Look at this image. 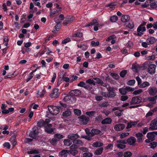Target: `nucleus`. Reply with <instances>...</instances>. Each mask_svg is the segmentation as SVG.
I'll return each mask as SVG.
<instances>
[{
  "instance_id": "23",
  "label": "nucleus",
  "mask_w": 157,
  "mask_h": 157,
  "mask_svg": "<svg viewBox=\"0 0 157 157\" xmlns=\"http://www.w3.org/2000/svg\"><path fill=\"white\" fill-rule=\"evenodd\" d=\"M16 139V136L15 135H13L11 137L10 139V140L12 142L13 146H15L17 144Z\"/></svg>"
},
{
  "instance_id": "10",
  "label": "nucleus",
  "mask_w": 157,
  "mask_h": 157,
  "mask_svg": "<svg viewBox=\"0 0 157 157\" xmlns=\"http://www.w3.org/2000/svg\"><path fill=\"white\" fill-rule=\"evenodd\" d=\"M59 89H54L52 91L51 93L50 94V97L51 98H57L59 95Z\"/></svg>"
},
{
  "instance_id": "48",
  "label": "nucleus",
  "mask_w": 157,
  "mask_h": 157,
  "mask_svg": "<svg viewBox=\"0 0 157 157\" xmlns=\"http://www.w3.org/2000/svg\"><path fill=\"white\" fill-rule=\"evenodd\" d=\"M83 157H92L93 154L90 152H85L83 154Z\"/></svg>"
},
{
  "instance_id": "6",
  "label": "nucleus",
  "mask_w": 157,
  "mask_h": 157,
  "mask_svg": "<svg viewBox=\"0 0 157 157\" xmlns=\"http://www.w3.org/2000/svg\"><path fill=\"white\" fill-rule=\"evenodd\" d=\"M78 118L81 123L83 125L86 124L89 121V118L84 115L78 117Z\"/></svg>"
},
{
  "instance_id": "33",
  "label": "nucleus",
  "mask_w": 157,
  "mask_h": 157,
  "mask_svg": "<svg viewBox=\"0 0 157 157\" xmlns=\"http://www.w3.org/2000/svg\"><path fill=\"white\" fill-rule=\"evenodd\" d=\"M150 85V83L147 81L144 82L142 84H141L140 86V88H145L148 86Z\"/></svg>"
},
{
  "instance_id": "59",
  "label": "nucleus",
  "mask_w": 157,
  "mask_h": 157,
  "mask_svg": "<svg viewBox=\"0 0 157 157\" xmlns=\"http://www.w3.org/2000/svg\"><path fill=\"white\" fill-rule=\"evenodd\" d=\"M125 89L126 90L127 92H132L134 90V88L129 86L126 87Z\"/></svg>"
},
{
  "instance_id": "42",
  "label": "nucleus",
  "mask_w": 157,
  "mask_h": 157,
  "mask_svg": "<svg viewBox=\"0 0 157 157\" xmlns=\"http://www.w3.org/2000/svg\"><path fill=\"white\" fill-rule=\"evenodd\" d=\"M96 113V112L94 111H87L86 112V114L89 116V117H92L93 116L94 113Z\"/></svg>"
},
{
  "instance_id": "58",
  "label": "nucleus",
  "mask_w": 157,
  "mask_h": 157,
  "mask_svg": "<svg viewBox=\"0 0 157 157\" xmlns=\"http://www.w3.org/2000/svg\"><path fill=\"white\" fill-rule=\"evenodd\" d=\"M83 88L88 90H91L92 88L91 86L87 84L86 83H85V85H84Z\"/></svg>"
},
{
  "instance_id": "63",
  "label": "nucleus",
  "mask_w": 157,
  "mask_h": 157,
  "mask_svg": "<svg viewBox=\"0 0 157 157\" xmlns=\"http://www.w3.org/2000/svg\"><path fill=\"white\" fill-rule=\"evenodd\" d=\"M85 131L86 132V134H87V135L88 136H89L90 137H91V130L90 132V130L89 129L86 128L85 129Z\"/></svg>"
},
{
  "instance_id": "16",
  "label": "nucleus",
  "mask_w": 157,
  "mask_h": 157,
  "mask_svg": "<svg viewBox=\"0 0 157 157\" xmlns=\"http://www.w3.org/2000/svg\"><path fill=\"white\" fill-rule=\"evenodd\" d=\"M136 138L133 136H131L128 138L127 140V143L130 145H134L136 142Z\"/></svg>"
},
{
  "instance_id": "8",
  "label": "nucleus",
  "mask_w": 157,
  "mask_h": 157,
  "mask_svg": "<svg viewBox=\"0 0 157 157\" xmlns=\"http://www.w3.org/2000/svg\"><path fill=\"white\" fill-rule=\"evenodd\" d=\"M66 18L67 19L64 20L63 22V24L67 25L72 23L75 20V17L72 16L67 15L66 16Z\"/></svg>"
},
{
  "instance_id": "13",
  "label": "nucleus",
  "mask_w": 157,
  "mask_h": 157,
  "mask_svg": "<svg viewBox=\"0 0 157 157\" xmlns=\"http://www.w3.org/2000/svg\"><path fill=\"white\" fill-rule=\"evenodd\" d=\"M68 137L70 140H72V142L74 140H76L77 139L79 138L78 135L77 133L76 134H70L68 136Z\"/></svg>"
},
{
  "instance_id": "38",
  "label": "nucleus",
  "mask_w": 157,
  "mask_h": 157,
  "mask_svg": "<svg viewBox=\"0 0 157 157\" xmlns=\"http://www.w3.org/2000/svg\"><path fill=\"white\" fill-rule=\"evenodd\" d=\"M119 92L122 95H125L127 92L125 88H120L119 89Z\"/></svg>"
},
{
  "instance_id": "40",
  "label": "nucleus",
  "mask_w": 157,
  "mask_h": 157,
  "mask_svg": "<svg viewBox=\"0 0 157 157\" xmlns=\"http://www.w3.org/2000/svg\"><path fill=\"white\" fill-rule=\"evenodd\" d=\"M110 75L115 79L116 80H118L120 77L119 75L117 74L114 73H112L110 74Z\"/></svg>"
},
{
  "instance_id": "45",
  "label": "nucleus",
  "mask_w": 157,
  "mask_h": 157,
  "mask_svg": "<svg viewBox=\"0 0 157 157\" xmlns=\"http://www.w3.org/2000/svg\"><path fill=\"white\" fill-rule=\"evenodd\" d=\"M78 151L77 150L69 151V154H71L73 156H75L78 153Z\"/></svg>"
},
{
  "instance_id": "3",
  "label": "nucleus",
  "mask_w": 157,
  "mask_h": 157,
  "mask_svg": "<svg viewBox=\"0 0 157 157\" xmlns=\"http://www.w3.org/2000/svg\"><path fill=\"white\" fill-rule=\"evenodd\" d=\"M39 128L36 126L34 127L29 134V136L33 139H36L38 137Z\"/></svg>"
},
{
  "instance_id": "39",
  "label": "nucleus",
  "mask_w": 157,
  "mask_h": 157,
  "mask_svg": "<svg viewBox=\"0 0 157 157\" xmlns=\"http://www.w3.org/2000/svg\"><path fill=\"white\" fill-rule=\"evenodd\" d=\"M127 73V70H122L120 73V76L122 78H124Z\"/></svg>"
},
{
  "instance_id": "43",
  "label": "nucleus",
  "mask_w": 157,
  "mask_h": 157,
  "mask_svg": "<svg viewBox=\"0 0 157 157\" xmlns=\"http://www.w3.org/2000/svg\"><path fill=\"white\" fill-rule=\"evenodd\" d=\"M157 143L155 142H153L150 143L149 146L151 148L154 149L157 146Z\"/></svg>"
},
{
  "instance_id": "54",
  "label": "nucleus",
  "mask_w": 157,
  "mask_h": 157,
  "mask_svg": "<svg viewBox=\"0 0 157 157\" xmlns=\"http://www.w3.org/2000/svg\"><path fill=\"white\" fill-rule=\"evenodd\" d=\"M54 137L55 138L59 139H61L63 138L64 137V136L63 135L58 134H55L54 136Z\"/></svg>"
},
{
  "instance_id": "24",
  "label": "nucleus",
  "mask_w": 157,
  "mask_h": 157,
  "mask_svg": "<svg viewBox=\"0 0 157 157\" xmlns=\"http://www.w3.org/2000/svg\"><path fill=\"white\" fill-rule=\"evenodd\" d=\"M93 79L96 81L95 82V84L97 83L98 84H99L101 86L102 85V84L103 83V82L101 79L99 78L98 77L94 78H93Z\"/></svg>"
},
{
  "instance_id": "47",
  "label": "nucleus",
  "mask_w": 157,
  "mask_h": 157,
  "mask_svg": "<svg viewBox=\"0 0 157 157\" xmlns=\"http://www.w3.org/2000/svg\"><path fill=\"white\" fill-rule=\"evenodd\" d=\"M143 92V90L141 89H140L138 90H135L132 94L134 95H137Z\"/></svg>"
},
{
  "instance_id": "19",
  "label": "nucleus",
  "mask_w": 157,
  "mask_h": 157,
  "mask_svg": "<svg viewBox=\"0 0 157 157\" xmlns=\"http://www.w3.org/2000/svg\"><path fill=\"white\" fill-rule=\"evenodd\" d=\"M112 121V120L110 118L107 117L102 120L101 123L102 124H109L111 123Z\"/></svg>"
},
{
  "instance_id": "22",
  "label": "nucleus",
  "mask_w": 157,
  "mask_h": 157,
  "mask_svg": "<svg viewBox=\"0 0 157 157\" xmlns=\"http://www.w3.org/2000/svg\"><path fill=\"white\" fill-rule=\"evenodd\" d=\"M101 132V131L98 129L94 128L92 129L91 130V136H93L95 135L99 134Z\"/></svg>"
},
{
  "instance_id": "15",
  "label": "nucleus",
  "mask_w": 157,
  "mask_h": 157,
  "mask_svg": "<svg viewBox=\"0 0 157 157\" xmlns=\"http://www.w3.org/2000/svg\"><path fill=\"white\" fill-rule=\"evenodd\" d=\"M69 153V150H63L59 152V157H67L68 154Z\"/></svg>"
},
{
  "instance_id": "4",
  "label": "nucleus",
  "mask_w": 157,
  "mask_h": 157,
  "mask_svg": "<svg viewBox=\"0 0 157 157\" xmlns=\"http://www.w3.org/2000/svg\"><path fill=\"white\" fill-rule=\"evenodd\" d=\"M142 98L139 96H135L132 98L130 102V105L138 104L142 101Z\"/></svg>"
},
{
  "instance_id": "1",
  "label": "nucleus",
  "mask_w": 157,
  "mask_h": 157,
  "mask_svg": "<svg viewBox=\"0 0 157 157\" xmlns=\"http://www.w3.org/2000/svg\"><path fill=\"white\" fill-rule=\"evenodd\" d=\"M51 120L50 119L47 118L45 120L41 119L37 122V125L40 127H44V132L48 134H54L55 128H52V124H49Z\"/></svg>"
},
{
  "instance_id": "9",
  "label": "nucleus",
  "mask_w": 157,
  "mask_h": 157,
  "mask_svg": "<svg viewBox=\"0 0 157 157\" xmlns=\"http://www.w3.org/2000/svg\"><path fill=\"white\" fill-rule=\"evenodd\" d=\"M157 135V132H148L147 135V137L151 141H153L155 140V137Z\"/></svg>"
},
{
  "instance_id": "28",
  "label": "nucleus",
  "mask_w": 157,
  "mask_h": 157,
  "mask_svg": "<svg viewBox=\"0 0 157 157\" xmlns=\"http://www.w3.org/2000/svg\"><path fill=\"white\" fill-rule=\"evenodd\" d=\"M103 144L100 142H96L93 143V146L94 147H100L103 145Z\"/></svg>"
},
{
  "instance_id": "44",
  "label": "nucleus",
  "mask_w": 157,
  "mask_h": 157,
  "mask_svg": "<svg viewBox=\"0 0 157 157\" xmlns=\"http://www.w3.org/2000/svg\"><path fill=\"white\" fill-rule=\"evenodd\" d=\"M132 155L131 152L129 151L125 152L123 155L124 157H130Z\"/></svg>"
},
{
  "instance_id": "26",
  "label": "nucleus",
  "mask_w": 157,
  "mask_h": 157,
  "mask_svg": "<svg viewBox=\"0 0 157 157\" xmlns=\"http://www.w3.org/2000/svg\"><path fill=\"white\" fill-rule=\"evenodd\" d=\"M71 114V112L68 110H67L64 112H63L62 114L63 116L67 117L69 116Z\"/></svg>"
},
{
  "instance_id": "21",
  "label": "nucleus",
  "mask_w": 157,
  "mask_h": 157,
  "mask_svg": "<svg viewBox=\"0 0 157 157\" xmlns=\"http://www.w3.org/2000/svg\"><path fill=\"white\" fill-rule=\"evenodd\" d=\"M130 16L128 15H125L122 16L121 19V21L124 23L127 22L130 19Z\"/></svg>"
},
{
  "instance_id": "11",
  "label": "nucleus",
  "mask_w": 157,
  "mask_h": 157,
  "mask_svg": "<svg viewBox=\"0 0 157 157\" xmlns=\"http://www.w3.org/2000/svg\"><path fill=\"white\" fill-rule=\"evenodd\" d=\"M125 127L124 124L119 123L114 125V129L117 131H120L123 130Z\"/></svg>"
},
{
  "instance_id": "36",
  "label": "nucleus",
  "mask_w": 157,
  "mask_h": 157,
  "mask_svg": "<svg viewBox=\"0 0 157 157\" xmlns=\"http://www.w3.org/2000/svg\"><path fill=\"white\" fill-rule=\"evenodd\" d=\"M73 143L75 144H77L79 145L80 146H82L83 144V142L80 140H74Z\"/></svg>"
},
{
  "instance_id": "5",
  "label": "nucleus",
  "mask_w": 157,
  "mask_h": 157,
  "mask_svg": "<svg viewBox=\"0 0 157 157\" xmlns=\"http://www.w3.org/2000/svg\"><path fill=\"white\" fill-rule=\"evenodd\" d=\"M92 25H94V30L95 31H97L98 30V26L99 25V23L97 21V20L96 19L93 20L91 22L89 23L87 25V27H90Z\"/></svg>"
},
{
  "instance_id": "61",
  "label": "nucleus",
  "mask_w": 157,
  "mask_h": 157,
  "mask_svg": "<svg viewBox=\"0 0 157 157\" xmlns=\"http://www.w3.org/2000/svg\"><path fill=\"white\" fill-rule=\"evenodd\" d=\"M122 110H120L115 112V116L117 117H121L122 115Z\"/></svg>"
},
{
  "instance_id": "7",
  "label": "nucleus",
  "mask_w": 157,
  "mask_h": 157,
  "mask_svg": "<svg viewBox=\"0 0 157 157\" xmlns=\"http://www.w3.org/2000/svg\"><path fill=\"white\" fill-rule=\"evenodd\" d=\"M148 92L150 95L154 96L157 93V87L155 86H150L148 89Z\"/></svg>"
},
{
  "instance_id": "34",
  "label": "nucleus",
  "mask_w": 157,
  "mask_h": 157,
  "mask_svg": "<svg viewBox=\"0 0 157 157\" xmlns=\"http://www.w3.org/2000/svg\"><path fill=\"white\" fill-rule=\"evenodd\" d=\"M86 83H88L90 85L92 84L94 85H95V81L93 79H92L91 78H90L88 79L86 81Z\"/></svg>"
},
{
  "instance_id": "56",
  "label": "nucleus",
  "mask_w": 157,
  "mask_h": 157,
  "mask_svg": "<svg viewBox=\"0 0 157 157\" xmlns=\"http://www.w3.org/2000/svg\"><path fill=\"white\" fill-rule=\"evenodd\" d=\"M58 140L56 138H52L50 140V143L52 145H55L57 143Z\"/></svg>"
},
{
  "instance_id": "18",
  "label": "nucleus",
  "mask_w": 157,
  "mask_h": 157,
  "mask_svg": "<svg viewBox=\"0 0 157 157\" xmlns=\"http://www.w3.org/2000/svg\"><path fill=\"white\" fill-rule=\"evenodd\" d=\"M146 41L148 45L152 44L156 42V39L154 37L151 36L148 38Z\"/></svg>"
},
{
  "instance_id": "20",
  "label": "nucleus",
  "mask_w": 157,
  "mask_h": 157,
  "mask_svg": "<svg viewBox=\"0 0 157 157\" xmlns=\"http://www.w3.org/2000/svg\"><path fill=\"white\" fill-rule=\"evenodd\" d=\"M138 122L137 121H131L130 122L128 123L126 127L127 129H129L131 128L132 126H135L136 125Z\"/></svg>"
},
{
  "instance_id": "17",
  "label": "nucleus",
  "mask_w": 157,
  "mask_h": 157,
  "mask_svg": "<svg viewBox=\"0 0 157 157\" xmlns=\"http://www.w3.org/2000/svg\"><path fill=\"white\" fill-rule=\"evenodd\" d=\"M157 98V96H154L153 97H149L147 98V101L151 102L152 104H155L156 103V100Z\"/></svg>"
},
{
  "instance_id": "50",
  "label": "nucleus",
  "mask_w": 157,
  "mask_h": 157,
  "mask_svg": "<svg viewBox=\"0 0 157 157\" xmlns=\"http://www.w3.org/2000/svg\"><path fill=\"white\" fill-rule=\"evenodd\" d=\"M4 147L7 148L8 149H10L11 147V145L9 142H6L4 143L3 144Z\"/></svg>"
},
{
  "instance_id": "32",
  "label": "nucleus",
  "mask_w": 157,
  "mask_h": 157,
  "mask_svg": "<svg viewBox=\"0 0 157 157\" xmlns=\"http://www.w3.org/2000/svg\"><path fill=\"white\" fill-rule=\"evenodd\" d=\"M118 19V18L116 15L110 17V21L112 22H115Z\"/></svg>"
},
{
  "instance_id": "64",
  "label": "nucleus",
  "mask_w": 157,
  "mask_h": 157,
  "mask_svg": "<svg viewBox=\"0 0 157 157\" xmlns=\"http://www.w3.org/2000/svg\"><path fill=\"white\" fill-rule=\"evenodd\" d=\"M128 98V97L126 95L122 96L121 97V100L122 101L127 100Z\"/></svg>"
},
{
  "instance_id": "29",
  "label": "nucleus",
  "mask_w": 157,
  "mask_h": 157,
  "mask_svg": "<svg viewBox=\"0 0 157 157\" xmlns=\"http://www.w3.org/2000/svg\"><path fill=\"white\" fill-rule=\"evenodd\" d=\"M64 144L66 146H69L72 144V141L69 139H66L64 140Z\"/></svg>"
},
{
  "instance_id": "52",
  "label": "nucleus",
  "mask_w": 157,
  "mask_h": 157,
  "mask_svg": "<svg viewBox=\"0 0 157 157\" xmlns=\"http://www.w3.org/2000/svg\"><path fill=\"white\" fill-rule=\"evenodd\" d=\"M71 41V40L69 38H67L64 39L62 42V44H66L67 43Z\"/></svg>"
},
{
  "instance_id": "25",
  "label": "nucleus",
  "mask_w": 157,
  "mask_h": 157,
  "mask_svg": "<svg viewBox=\"0 0 157 157\" xmlns=\"http://www.w3.org/2000/svg\"><path fill=\"white\" fill-rule=\"evenodd\" d=\"M114 91H113L108 92L107 94L106 97L108 98L113 97H115L116 95V94Z\"/></svg>"
},
{
  "instance_id": "51",
  "label": "nucleus",
  "mask_w": 157,
  "mask_h": 157,
  "mask_svg": "<svg viewBox=\"0 0 157 157\" xmlns=\"http://www.w3.org/2000/svg\"><path fill=\"white\" fill-rule=\"evenodd\" d=\"M39 153V151L36 150H33L30 151H28L27 152V153L29 154H38Z\"/></svg>"
},
{
  "instance_id": "53",
  "label": "nucleus",
  "mask_w": 157,
  "mask_h": 157,
  "mask_svg": "<svg viewBox=\"0 0 157 157\" xmlns=\"http://www.w3.org/2000/svg\"><path fill=\"white\" fill-rule=\"evenodd\" d=\"M135 80L134 79L129 80L127 84L130 86H133L135 83Z\"/></svg>"
},
{
  "instance_id": "62",
  "label": "nucleus",
  "mask_w": 157,
  "mask_h": 157,
  "mask_svg": "<svg viewBox=\"0 0 157 157\" xmlns=\"http://www.w3.org/2000/svg\"><path fill=\"white\" fill-rule=\"evenodd\" d=\"M117 143H120V144H126L127 143V140H118L117 141Z\"/></svg>"
},
{
  "instance_id": "14",
  "label": "nucleus",
  "mask_w": 157,
  "mask_h": 157,
  "mask_svg": "<svg viewBox=\"0 0 157 157\" xmlns=\"http://www.w3.org/2000/svg\"><path fill=\"white\" fill-rule=\"evenodd\" d=\"M69 94L71 96H77L81 94V91L78 89L72 90L69 93Z\"/></svg>"
},
{
  "instance_id": "49",
  "label": "nucleus",
  "mask_w": 157,
  "mask_h": 157,
  "mask_svg": "<svg viewBox=\"0 0 157 157\" xmlns=\"http://www.w3.org/2000/svg\"><path fill=\"white\" fill-rule=\"evenodd\" d=\"M99 42L98 41L95 42L94 41H92L91 43V45L93 47H96L99 45Z\"/></svg>"
},
{
  "instance_id": "57",
  "label": "nucleus",
  "mask_w": 157,
  "mask_h": 157,
  "mask_svg": "<svg viewBox=\"0 0 157 157\" xmlns=\"http://www.w3.org/2000/svg\"><path fill=\"white\" fill-rule=\"evenodd\" d=\"M117 147L118 148L123 149L126 147V145L124 144H118L117 145Z\"/></svg>"
},
{
  "instance_id": "27",
  "label": "nucleus",
  "mask_w": 157,
  "mask_h": 157,
  "mask_svg": "<svg viewBox=\"0 0 157 157\" xmlns=\"http://www.w3.org/2000/svg\"><path fill=\"white\" fill-rule=\"evenodd\" d=\"M103 149L102 147H100L97 149L95 151V154L99 155H101Z\"/></svg>"
},
{
  "instance_id": "30",
  "label": "nucleus",
  "mask_w": 157,
  "mask_h": 157,
  "mask_svg": "<svg viewBox=\"0 0 157 157\" xmlns=\"http://www.w3.org/2000/svg\"><path fill=\"white\" fill-rule=\"evenodd\" d=\"M74 112L75 115L78 116H80L82 114V112L80 110L75 109L73 110Z\"/></svg>"
},
{
  "instance_id": "12",
  "label": "nucleus",
  "mask_w": 157,
  "mask_h": 157,
  "mask_svg": "<svg viewBox=\"0 0 157 157\" xmlns=\"http://www.w3.org/2000/svg\"><path fill=\"white\" fill-rule=\"evenodd\" d=\"M156 66L155 64H151L148 65V71L150 74H153L155 72Z\"/></svg>"
},
{
  "instance_id": "41",
  "label": "nucleus",
  "mask_w": 157,
  "mask_h": 157,
  "mask_svg": "<svg viewBox=\"0 0 157 157\" xmlns=\"http://www.w3.org/2000/svg\"><path fill=\"white\" fill-rule=\"evenodd\" d=\"M139 67L136 65L133 64L132 67V69L133 71L138 72L139 71L138 69Z\"/></svg>"
},
{
  "instance_id": "37",
  "label": "nucleus",
  "mask_w": 157,
  "mask_h": 157,
  "mask_svg": "<svg viewBox=\"0 0 157 157\" xmlns=\"http://www.w3.org/2000/svg\"><path fill=\"white\" fill-rule=\"evenodd\" d=\"M58 13V11L56 10L54 11H51L50 12V17H53L57 15Z\"/></svg>"
},
{
  "instance_id": "60",
  "label": "nucleus",
  "mask_w": 157,
  "mask_h": 157,
  "mask_svg": "<svg viewBox=\"0 0 157 157\" xmlns=\"http://www.w3.org/2000/svg\"><path fill=\"white\" fill-rule=\"evenodd\" d=\"M70 150H77V146L76 144H74L72 145L70 147Z\"/></svg>"
},
{
  "instance_id": "2",
  "label": "nucleus",
  "mask_w": 157,
  "mask_h": 157,
  "mask_svg": "<svg viewBox=\"0 0 157 157\" xmlns=\"http://www.w3.org/2000/svg\"><path fill=\"white\" fill-rule=\"evenodd\" d=\"M49 112L53 115H56L59 112V109L58 107L54 105H49L48 106Z\"/></svg>"
},
{
  "instance_id": "31",
  "label": "nucleus",
  "mask_w": 157,
  "mask_h": 157,
  "mask_svg": "<svg viewBox=\"0 0 157 157\" xmlns=\"http://www.w3.org/2000/svg\"><path fill=\"white\" fill-rule=\"evenodd\" d=\"M146 30V29L145 27H143L139 26L137 29V32H144Z\"/></svg>"
},
{
  "instance_id": "46",
  "label": "nucleus",
  "mask_w": 157,
  "mask_h": 157,
  "mask_svg": "<svg viewBox=\"0 0 157 157\" xmlns=\"http://www.w3.org/2000/svg\"><path fill=\"white\" fill-rule=\"evenodd\" d=\"M83 36L82 33H76L73 34L72 36L74 37H81Z\"/></svg>"
},
{
  "instance_id": "55",
  "label": "nucleus",
  "mask_w": 157,
  "mask_h": 157,
  "mask_svg": "<svg viewBox=\"0 0 157 157\" xmlns=\"http://www.w3.org/2000/svg\"><path fill=\"white\" fill-rule=\"evenodd\" d=\"M129 134L128 132H124L122 133L120 136V138L121 139H123Z\"/></svg>"
},
{
  "instance_id": "35",
  "label": "nucleus",
  "mask_w": 157,
  "mask_h": 157,
  "mask_svg": "<svg viewBox=\"0 0 157 157\" xmlns=\"http://www.w3.org/2000/svg\"><path fill=\"white\" fill-rule=\"evenodd\" d=\"M126 27L130 29H132L134 27L133 23L132 21H129L128 24L126 25Z\"/></svg>"
}]
</instances>
